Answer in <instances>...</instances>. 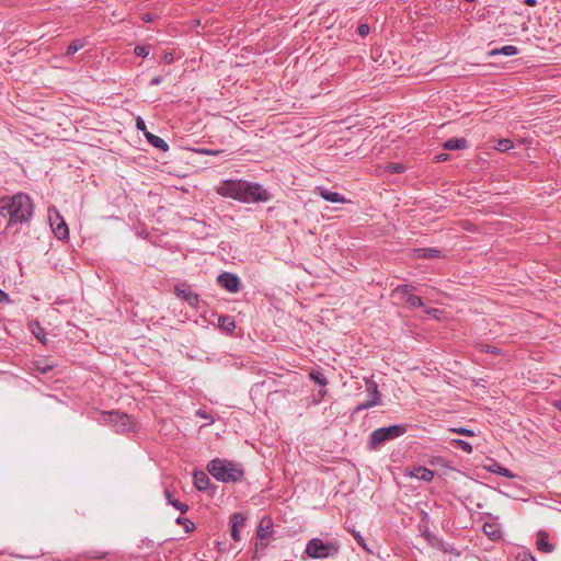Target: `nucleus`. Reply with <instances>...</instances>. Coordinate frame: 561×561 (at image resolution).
<instances>
[{
	"label": "nucleus",
	"mask_w": 561,
	"mask_h": 561,
	"mask_svg": "<svg viewBox=\"0 0 561 561\" xmlns=\"http://www.w3.org/2000/svg\"><path fill=\"white\" fill-rule=\"evenodd\" d=\"M216 192L222 197H229L245 204L266 203L272 199V194L263 185L245 180H225L216 188Z\"/></svg>",
	"instance_id": "f257e3e1"
},
{
	"label": "nucleus",
	"mask_w": 561,
	"mask_h": 561,
	"mask_svg": "<svg viewBox=\"0 0 561 561\" xmlns=\"http://www.w3.org/2000/svg\"><path fill=\"white\" fill-rule=\"evenodd\" d=\"M0 215L9 216L5 230L9 231L15 224L27 222L33 215V203L28 195L18 193L13 196L0 198Z\"/></svg>",
	"instance_id": "f03ea898"
},
{
	"label": "nucleus",
	"mask_w": 561,
	"mask_h": 561,
	"mask_svg": "<svg viewBox=\"0 0 561 561\" xmlns=\"http://www.w3.org/2000/svg\"><path fill=\"white\" fill-rule=\"evenodd\" d=\"M207 472L224 483L239 482L244 477V468L240 462L226 458L211 459L206 466Z\"/></svg>",
	"instance_id": "7ed1b4c3"
},
{
	"label": "nucleus",
	"mask_w": 561,
	"mask_h": 561,
	"mask_svg": "<svg viewBox=\"0 0 561 561\" xmlns=\"http://www.w3.org/2000/svg\"><path fill=\"white\" fill-rule=\"evenodd\" d=\"M408 425L396 424L387 427H380L373 431L369 435L367 447L369 450H377L381 445L396 439L407 433Z\"/></svg>",
	"instance_id": "20e7f679"
},
{
	"label": "nucleus",
	"mask_w": 561,
	"mask_h": 561,
	"mask_svg": "<svg viewBox=\"0 0 561 561\" xmlns=\"http://www.w3.org/2000/svg\"><path fill=\"white\" fill-rule=\"evenodd\" d=\"M105 421L111 424L116 433L125 434L135 432L137 424L133 416L119 411L104 413Z\"/></svg>",
	"instance_id": "39448f33"
},
{
	"label": "nucleus",
	"mask_w": 561,
	"mask_h": 561,
	"mask_svg": "<svg viewBox=\"0 0 561 561\" xmlns=\"http://www.w3.org/2000/svg\"><path fill=\"white\" fill-rule=\"evenodd\" d=\"M48 220L54 234L61 241L69 239V228L55 207L48 209Z\"/></svg>",
	"instance_id": "423d86ee"
},
{
	"label": "nucleus",
	"mask_w": 561,
	"mask_h": 561,
	"mask_svg": "<svg viewBox=\"0 0 561 561\" xmlns=\"http://www.w3.org/2000/svg\"><path fill=\"white\" fill-rule=\"evenodd\" d=\"M274 522L271 516H263L259 523L256 528V538L257 541L255 543L256 550H264L267 548L268 542H263L265 539H271L274 533Z\"/></svg>",
	"instance_id": "0eeeda50"
},
{
	"label": "nucleus",
	"mask_w": 561,
	"mask_h": 561,
	"mask_svg": "<svg viewBox=\"0 0 561 561\" xmlns=\"http://www.w3.org/2000/svg\"><path fill=\"white\" fill-rule=\"evenodd\" d=\"M174 295L185 301L192 308L197 309L199 307V295L194 293L187 283H180L174 286Z\"/></svg>",
	"instance_id": "6e6552de"
},
{
	"label": "nucleus",
	"mask_w": 561,
	"mask_h": 561,
	"mask_svg": "<svg viewBox=\"0 0 561 561\" xmlns=\"http://www.w3.org/2000/svg\"><path fill=\"white\" fill-rule=\"evenodd\" d=\"M332 548L331 543H324L321 539L313 538L308 542L306 553L313 559L328 558Z\"/></svg>",
	"instance_id": "1a4fd4ad"
},
{
	"label": "nucleus",
	"mask_w": 561,
	"mask_h": 561,
	"mask_svg": "<svg viewBox=\"0 0 561 561\" xmlns=\"http://www.w3.org/2000/svg\"><path fill=\"white\" fill-rule=\"evenodd\" d=\"M218 284L229 293H238L241 289V280L238 275L222 272L217 278Z\"/></svg>",
	"instance_id": "9d476101"
},
{
	"label": "nucleus",
	"mask_w": 561,
	"mask_h": 561,
	"mask_svg": "<svg viewBox=\"0 0 561 561\" xmlns=\"http://www.w3.org/2000/svg\"><path fill=\"white\" fill-rule=\"evenodd\" d=\"M247 517L242 513H233L230 516L229 523L231 525V537L234 541L241 539L240 528L245 525Z\"/></svg>",
	"instance_id": "9b49d317"
},
{
	"label": "nucleus",
	"mask_w": 561,
	"mask_h": 561,
	"mask_svg": "<svg viewBox=\"0 0 561 561\" xmlns=\"http://www.w3.org/2000/svg\"><path fill=\"white\" fill-rule=\"evenodd\" d=\"M537 549L543 553H551L554 550V546L549 542V535L545 530H539L536 540Z\"/></svg>",
	"instance_id": "f8f14e48"
},
{
	"label": "nucleus",
	"mask_w": 561,
	"mask_h": 561,
	"mask_svg": "<svg viewBox=\"0 0 561 561\" xmlns=\"http://www.w3.org/2000/svg\"><path fill=\"white\" fill-rule=\"evenodd\" d=\"M415 259H437L443 257L442 251L436 248H419L413 250Z\"/></svg>",
	"instance_id": "ddd939ff"
},
{
	"label": "nucleus",
	"mask_w": 561,
	"mask_h": 561,
	"mask_svg": "<svg viewBox=\"0 0 561 561\" xmlns=\"http://www.w3.org/2000/svg\"><path fill=\"white\" fill-rule=\"evenodd\" d=\"M193 482L197 491H206L210 485L208 472L195 471Z\"/></svg>",
	"instance_id": "4468645a"
},
{
	"label": "nucleus",
	"mask_w": 561,
	"mask_h": 561,
	"mask_svg": "<svg viewBox=\"0 0 561 561\" xmlns=\"http://www.w3.org/2000/svg\"><path fill=\"white\" fill-rule=\"evenodd\" d=\"M411 477L422 480V481H432L434 478V472L425 467H414L410 472Z\"/></svg>",
	"instance_id": "2eb2a0df"
},
{
	"label": "nucleus",
	"mask_w": 561,
	"mask_h": 561,
	"mask_svg": "<svg viewBox=\"0 0 561 561\" xmlns=\"http://www.w3.org/2000/svg\"><path fill=\"white\" fill-rule=\"evenodd\" d=\"M432 547L443 551L444 553L454 554L456 557L461 554V552L454 545L445 542L440 538H438Z\"/></svg>",
	"instance_id": "dca6fc26"
},
{
	"label": "nucleus",
	"mask_w": 561,
	"mask_h": 561,
	"mask_svg": "<svg viewBox=\"0 0 561 561\" xmlns=\"http://www.w3.org/2000/svg\"><path fill=\"white\" fill-rule=\"evenodd\" d=\"M468 147V140L466 138H450L443 144V148L446 150H460Z\"/></svg>",
	"instance_id": "f3484780"
},
{
	"label": "nucleus",
	"mask_w": 561,
	"mask_h": 561,
	"mask_svg": "<svg viewBox=\"0 0 561 561\" xmlns=\"http://www.w3.org/2000/svg\"><path fill=\"white\" fill-rule=\"evenodd\" d=\"M145 136H146L148 142L152 147H154V148H157V149H159L161 151H168L169 150V145L161 137H159L157 135H153L151 133H145Z\"/></svg>",
	"instance_id": "a211bd4d"
},
{
	"label": "nucleus",
	"mask_w": 561,
	"mask_h": 561,
	"mask_svg": "<svg viewBox=\"0 0 561 561\" xmlns=\"http://www.w3.org/2000/svg\"><path fill=\"white\" fill-rule=\"evenodd\" d=\"M319 194L323 199L331 202V203H344L345 202L344 196L341 195L340 193L332 192V191L323 188V187L319 188Z\"/></svg>",
	"instance_id": "6ab92c4d"
},
{
	"label": "nucleus",
	"mask_w": 561,
	"mask_h": 561,
	"mask_svg": "<svg viewBox=\"0 0 561 561\" xmlns=\"http://www.w3.org/2000/svg\"><path fill=\"white\" fill-rule=\"evenodd\" d=\"M483 533L485 534V536L493 540V541H497L500 539H502V531L496 527L495 524H492V523H485L483 525Z\"/></svg>",
	"instance_id": "aec40b11"
},
{
	"label": "nucleus",
	"mask_w": 561,
	"mask_h": 561,
	"mask_svg": "<svg viewBox=\"0 0 561 561\" xmlns=\"http://www.w3.org/2000/svg\"><path fill=\"white\" fill-rule=\"evenodd\" d=\"M218 325L222 331H225L227 333H232L233 330L236 329V322H234L233 318L230 316H227V314L219 317Z\"/></svg>",
	"instance_id": "412c9836"
},
{
	"label": "nucleus",
	"mask_w": 561,
	"mask_h": 561,
	"mask_svg": "<svg viewBox=\"0 0 561 561\" xmlns=\"http://www.w3.org/2000/svg\"><path fill=\"white\" fill-rule=\"evenodd\" d=\"M30 329L38 341H41L43 344H46V332L38 320L31 321Z\"/></svg>",
	"instance_id": "4be33fe9"
},
{
	"label": "nucleus",
	"mask_w": 561,
	"mask_h": 561,
	"mask_svg": "<svg viewBox=\"0 0 561 561\" xmlns=\"http://www.w3.org/2000/svg\"><path fill=\"white\" fill-rule=\"evenodd\" d=\"M164 495L170 505L179 510L181 513L187 512L188 505L175 497V493H164Z\"/></svg>",
	"instance_id": "5701e85b"
},
{
	"label": "nucleus",
	"mask_w": 561,
	"mask_h": 561,
	"mask_svg": "<svg viewBox=\"0 0 561 561\" xmlns=\"http://www.w3.org/2000/svg\"><path fill=\"white\" fill-rule=\"evenodd\" d=\"M500 54L505 56H514L518 54V48L513 45H505L501 48H494L488 53L489 56H496Z\"/></svg>",
	"instance_id": "b1692460"
},
{
	"label": "nucleus",
	"mask_w": 561,
	"mask_h": 561,
	"mask_svg": "<svg viewBox=\"0 0 561 561\" xmlns=\"http://www.w3.org/2000/svg\"><path fill=\"white\" fill-rule=\"evenodd\" d=\"M366 391L368 392L371 400H376L377 397V403H381V393L378 390V385L371 379L366 380Z\"/></svg>",
	"instance_id": "393cba45"
},
{
	"label": "nucleus",
	"mask_w": 561,
	"mask_h": 561,
	"mask_svg": "<svg viewBox=\"0 0 561 561\" xmlns=\"http://www.w3.org/2000/svg\"><path fill=\"white\" fill-rule=\"evenodd\" d=\"M417 528H419V531L421 533V536L427 541V543L431 547L438 539V537L430 530L428 525L419 524Z\"/></svg>",
	"instance_id": "a878e982"
},
{
	"label": "nucleus",
	"mask_w": 561,
	"mask_h": 561,
	"mask_svg": "<svg viewBox=\"0 0 561 561\" xmlns=\"http://www.w3.org/2000/svg\"><path fill=\"white\" fill-rule=\"evenodd\" d=\"M476 348L480 353H488L496 356L503 355V351L501 348L492 346L484 342L477 343Z\"/></svg>",
	"instance_id": "bb28decb"
},
{
	"label": "nucleus",
	"mask_w": 561,
	"mask_h": 561,
	"mask_svg": "<svg viewBox=\"0 0 561 561\" xmlns=\"http://www.w3.org/2000/svg\"><path fill=\"white\" fill-rule=\"evenodd\" d=\"M84 46H85V39H83V38H77V39L71 41L67 47L66 56L67 57L73 56L78 50H80Z\"/></svg>",
	"instance_id": "cd10ccee"
},
{
	"label": "nucleus",
	"mask_w": 561,
	"mask_h": 561,
	"mask_svg": "<svg viewBox=\"0 0 561 561\" xmlns=\"http://www.w3.org/2000/svg\"><path fill=\"white\" fill-rule=\"evenodd\" d=\"M309 378L322 387H325L328 385V379L321 370L312 369L309 373Z\"/></svg>",
	"instance_id": "c85d7f7f"
},
{
	"label": "nucleus",
	"mask_w": 561,
	"mask_h": 561,
	"mask_svg": "<svg viewBox=\"0 0 561 561\" xmlns=\"http://www.w3.org/2000/svg\"><path fill=\"white\" fill-rule=\"evenodd\" d=\"M450 445L455 448L463 450L467 454L472 453V446L467 440L455 438L450 440Z\"/></svg>",
	"instance_id": "c756f323"
},
{
	"label": "nucleus",
	"mask_w": 561,
	"mask_h": 561,
	"mask_svg": "<svg viewBox=\"0 0 561 561\" xmlns=\"http://www.w3.org/2000/svg\"><path fill=\"white\" fill-rule=\"evenodd\" d=\"M514 148V142L511 139L502 138L497 140L495 149L502 152H506Z\"/></svg>",
	"instance_id": "7c9ffc66"
},
{
	"label": "nucleus",
	"mask_w": 561,
	"mask_h": 561,
	"mask_svg": "<svg viewBox=\"0 0 561 561\" xmlns=\"http://www.w3.org/2000/svg\"><path fill=\"white\" fill-rule=\"evenodd\" d=\"M413 289H414V287L410 284H401L394 288L393 293L401 294L402 298L405 300V298L409 295H412Z\"/></svg>",
	"instance_id": "2f4dec72"
},
{
	"label": "nucleus",
	"mask_w": 561,
	"mask_h": 561,
	"mask_svg": "<svg viewBox=\"0 0 561 561\" xmlns=\"http://www.w3.org/2000/svg\"><path fill=\"white\" fill-rule=\"evenodd\" d=\"M175 523L178 525L184 526V529L186 533H191L195 529V524L192 520H190L188 518L180 516L175 519Z\"/></svg>",
	"instance_id": "473e14b6"
},
{
	"label": "nucleus",
	"mask_w": 561,
	"mask_h": 561,
	"mask_svg": "<svg viewBox=\"0 0 561 561\" xmlns=\"http://www.w3.org/2000/svg\"><path fill=\"white\" fill-rule=\"evenodd\" d=\"M376 405H379V403H377V399L376 400H367L365 402H362L359 404H357L354 409V412L353 413H358L360 411H364V410H367V409H370L373 407H376Z\"/></svg>",
	"instance_id": "72a5a7b5"
},
{
	"label": "nucleus",
	"mask_w": 561,
	"mask_h": 561,
	"mask_svg": "<svg viewBox=\"0 0 561 561\" xmlns=\"http://www.w3.org/2000/svg\"><path fill=\"white\" fill-rule=\"evenodd\" d=\"M354 539L357 541V543L367 552L371 553V550L368 548L366 540L363 538L359 531H356L354 529L350 530Z\"/></svg>",
	"instance_id": "f704fd0d"
},
{
	"label": "nucleus",
	"mask_w": 561,
	"mask_h": 561,
	"mask_svg": "<svg viewBox=\"0 0 561 561\" xmlns=\"http://www.w3.org/2000/svg\"><path fill=\"white\" fill-rule=\"evenodd\" d=\"M386 170L392 174H401L407 170V167L402 163H389Z\"/></svg>",
	"instance_id": "c9c22d12"
},
{
	"label": "nucleus",
	"mask_w": 561,
	"mask_h": 561,
	"mask_svg": "<svg viewBox=\"0 0 561 561\" xmlns=\"http://www.w3.org/2000/svg\"><path fill=\"white\" fill-rule=\"evenodd\" d=\"M150 45H137L134 49V53L137 57L146 58L150 53Z\"/></svg>",
	"instance_id": "e433bc0d"
},
{
	"label": "nucleus",
	"mask_w": 561,
	"mask_h": 561,
	"mask_svg": "<svg viewBox=\"0 0 561 561\" xmlns=\"http://www.w3.org/2000/svg\"><path fill=\"white\" fill-rule=\"evenodd\" d=\"M405 302L411 306V307H423L424 304H423V300L421 297L416 296V295H409L407 298H405Z\"/></svg>",
	"instance_id": "4c0bfd02"
},
{
	"label": "nucleus",
	"mask_w": 561,
	"mask_h": 561,
	"mask_svg": "<svg viewBox=\"0 0 561 561\" xmlns=\"http://www.w3.org/2000/svg\"><path fill=\"white\" fill-rule=\"evenodd\" d=\"M449 431L453 433L462 435V436H468V437H472L476 435V433L472 430L466 428V427H453Z\"/></svg>",
	"instance_id": "58836bf2"
},
{
	"label": "nucleus",
	"mask_w": 561,
	"mask_h": 561,
	"mask_svg": "<svg viewBox=\"0 0 561 561\" xmlns=\"http://www.w3.org/2000/svg\"><path fill=\"white\" fill-rule=\"evenodd\" d=\"M357 32L362 37H366L370 32V27L366 23H360L357 27Z\"/></svg>",
	"instance_id": "ea45409f"
},
{
	"label": "nucleus",
	"mask_w": 561,
	"mask_h": 561,
	"mask_svg": "<svg viewBox=\"0 0 561 561\" xmlns=\"http://www.w3.org/2000/svg\"><path fill=\"white\" fill-rule=\"evenodd\" d=\"M159 16L154 13H144L141 14V21L145 23H151L154 22Z\"/></svg>",
	"instance_id": "a19ab883"
},
{
	"label": "nucleus",
	"mask_w": 561,
	"mask_h": 561,
	"mask_svg": "<svg viewBox=\"0 0 561 561\" xmlns=\"http://www.w3.org/2000/svg\"><path fill=\"white\" fill-rule=\"evenodd\" d=\"M11 301L9 294L0 288V302L9 304Z\"/></svg>",
	"instance_id": "79ce46f5"
},
{
	"label": "nucleus",
	"mask_w": 561,
	"mask_h": 561,
	"mask_svg": "<svg viewBox=\"0 0 561 561\" xmlns=\"http://www.w3.org/2000/svg\"><path fill=\"white\" fill-rule=\"evenodd\" d=\"M136 127H137V129L142 130L144 133H147L145 121L141 117H137Z\"/></svg>",
	"instance_id": "37998d69"
},
{
	"label": "nucleus",
	"mask_w": 561,
	"mask_h": 561,
	"mask_svg": "<svg viewBox=\"0 0 561 561\" xmlns=\"http://www.w3.org/2000/svg\"><path fill=\"white\" fill-rule=\"evenodd\" d=\"M53 366L50 365H39V364H36V370H38L39 373L42 374H46L48 373L49 370H51Z\"/></svg>",
	"instance_id": "c03bdc74"
},
{
	"label": "nucleus",
	"mask_w": 561,
	"mask_h": 561,
	"mask_svg": "<svg viewBox=\"0 0 561 561\" xmlns=\"http://www.w3.org/2000/svg\"><path fill=\"white\" fill-rule=\"evenodd\" d=\"M173 60H174V57H173V54H172V53H165V54L163 55V61H164L165 64H172V62H173Z\"/></svg>",
	"instance_id": "a18cd8bd"
},
{
	"label": "nucleus",
	"mask_w": 561,
	"mask_h": 561,
	"mask_svg": "<svg viewBox=\"0 0 561 561\" xmlns=\"http://www.w3.org/2000/svg\"><path fill=\"white\" fill-rule=\"evenodd\" d=\"M421 516H422V518H421L420 524H426V525H428V523H430V516H428V514H427L426 512L422 511V512H421Z\"/></svg>",
	"instance_id": "49530a36"
},
{
	"label": "nucleus",
	"mask_w": 561,
	"mask_h": 561,
	"mask_svg": "<svg viewBox=\"0 0 561 561\" xmlns=\"http://www.w3.org/2000/svg\"><path fill=\"white\" fill-rule=\"evenodd\" d=\"M448 154L447 153H439L437 156H435V161L436 162H443V161H446L448 159Z\"/></svg>",
	"instance_id": "de8ad7c7"
},
{
	"label": "nucleus",
	"mask_w": 561,
	"mask_h": 561,
	"mask_svg": "<svg viewBox=\"0 0 561 561\" xmlns=\"http://www.w3.org/2000/svg\"><path fill=\"white\" fill-rule=\"evenodd\" d=\"M162 82V78L160 76L153 77L150 80V85H158Z\"/></svg>",
	"instance_id": "09e8293b"
},
{
	"label": "nucleus",
	"mask_w": 561,
	"mask_h": 561,
	"mask_svg": "<svg viewBox=\"0 0 561 561\" xmlns=\"http://www.w3.org/2000/svg\"><path fill=\"white\" fill-rule=\"evenodd\" d=\"M499 473L501 476H504V477H513V474L511 473V471L508 469H505V468H502V467H500Z\"/></svg>",
	"instance_id": "8fccbe9b"
},
{
	"label": "nucleus",
	"mask_w": 561,
	"mask_h": 561,
	"mask_svg": "<svg viewBox=\"0 0 561 561\" xmlns=\"http://www.w3.org/2000/svg\"><path fill=\"white\" fill-rule=\"evenodd\" d=\"M325 394H327V390H325V389H320V390L318 391V397H319V398H318L316 401H317V402H320V401L325 397Z\"/></svg>",
	"instance_id": "3c124183"
},
{
	"label": "nucleus",
	"mask_w": 561,
	"mask_h": 561,
	"mask_svg": "<svg viewBox=\"0 0 561 561\" xmlns=\"http://www.w3.org/2000/svg\"><path fill=\"white\" fill-rule=\"evenodd\" d=\"M517 561H535V558L531 554H525L523 558H518Z\"/></svg>",
	"instance_id": "603ef678"
},
{
	"label": "nucleus",
	"mask_w": 561,
	"mask_h": 561,
	"mask_svg": "<svg viewBox=\"0 0 561 561\" xmlns=\"http://www.w3.org/2000/svg\"><path fill=\"white\" fill-rule=\"evenodd\" d=\"M523 3L528 7H535L537 4V0H524Z\"/></svg>",
	"instance_id": "864d4df0"
},
{
	"label": "nucleus",
	"mask_w": 561,
	"mask_h": 561,
	"mask_svg": "<svg viewBox=\"0 0 561 561\" xmlns=\"http://www.w3.org/2000/svg\"><path fill=\"white\" fill-rule=\"evenodd\" d=\"M198 152L206 153V154H216L218 151H210V150L202 149V150H198Z\"/></svg>",
	"instance_id": "5fc2aeb1"
},
{
	"label": "nucleus",
	"mask_w": 561,
	"mask_h": 561,
	"mask_svg": "<svg viewBox=\"0 0 561 561\" xmlns=\"http://www.w3.org/2000/svg\"><path fill=\"white\" fill-rule=\"evenodd\" d=\"M197 415H199L201 417H204V419H206V417H207L206 412H205V411H202V410H198V411H197Z\"/></svg>",
	"instance_id": "6e6d98bb"
},
{
	"label": "nucleus",
	"mask_w": 561,
	"mask_h": 561,
	"mask_svg": "<svg viewBox=\"0 0 561 561\" xmlns=\"http://www.w3.org/2000/svg\"><path fill=\"white\" fill-rule=\"evenodd\" d=\"M556 407L561 411V400L556 402Z\"/></svg>",
	"instance_id": "4d7b16f0"
},
{
	"label": "nucleus",
	"mask_w": 561,
	"mask_h": 561,
	"mask_svg": "<svg viewBox=\"0 0 561 561\" xmlns=\"http://www.w3.org/2000/svg\"><path fill=\"white\" fill-rule=\"evenodd\" d=\"M437 311H438L437 309H431V310L428 311V313H435V312H437Z\"/></svg>",
	"instance_id": "13d9d810"
},
{
	"label": "nucleus",
	"mask_w": 561,
	"mask_h": 561,
	"mask_svg": "<svg viewBox=\"0 0 561 561\" xmlns=\"http://www.w3.org/2000/svg\"><path fill=\"white\" fill-rule=\"evenodd\" d=\"M548 506H549L550 508H552V510H560V508H559V507H557V506H552V505H548Z\"/></svg>",
	"instance_id": "bf43d9fd"
},
{
	"label": "nucleus",
	"mask_w": 561,
	"mask_h": 561,
	"mask_svg": "<svg viewBox=\"0 0 561 561\" xmlns=\"http://www.w3.org/2000/svg\"><path fill=\"white\" fill-rule=\"evenodd\" d=\"M465 1L471 3V2H474L476 0H465Z\"/></svg>",
	"instance_id": "052dcab7"
}]
</instances>
